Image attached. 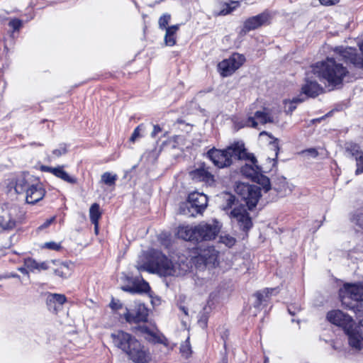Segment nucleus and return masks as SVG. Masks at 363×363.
Listing matches in <instances>:
<instances>
[{"label": "nucleus", "instance_id": "nucleus-1", "mask_svg": "<svg viewBox=\"0 0 363 363\" xmlns=\"http://www.w3.org/2000/svg\"><path fill=\"white\" fill-rule=\"evenodd\" d=\"M235 191L238 194V198L230 194L225 195L223 208L228 210L234 206L230 213V218L233 222H236L242 230L247 231L252 226L247 210L250 211L256 206L260 198L259 188L242 183L237 185Z\"/></svg>", "mask_w": 363, "mask_h": 363}, {"label": "nucleus", "instance_id": "nucleus-2", "mask_svg": "<svg viewBox=\"0 0 363 363\" xmlns=\"http://www.w3.org/2000/svg\"><path fill=\"white\" fill-rule=\"evenodd\" d=\"M336 57H327L325 60L318 62L311 66V72L317 75L319 79L328 84L330 89L339 88L342 86L345 78L348 76L349 71L340 60H345L340 55L336 48L334 50Z\"/></svg>", "mask_w": 363, "mask_h": 363}, {"label": "nucleus", "instance_id": "nucleus-3", "mask_svg": "<svg viewBox=\"0 0 363 363\" xmlns=\"http://www.w3.org/2000/svg\"><path fill=\"white\" fill-rule=\"evenodd\" d=\"M139 272L147 271L160 276L179 277L184 275L189 269L185 262L172 263L162 252L157 250L149 252V259L145 263L137 266Z\"/></svg>", "mask_w": 363, "mask_h": 363}, {"label": "nucleus", "instance_id": "nucleus-4", "mask_svg": "<svg viewBox=\"0 0 363 363\" xmlns=\"http://www.w3.org/2000/svg\"><path fill=\"white\" fill-rule=\"evenodd\" d=\"M339 296L342 304L353 311L359 320L358 336L360 350L363 342V305L361 303L363 301V282L344 284L343 288L340 290Z\"/></svg>", "mask_w": 363, "mask_h": 363}, {"label": "nucleus", "instance_id": "nucleus-5", "mask_svg": "<svg viewBox=\"0 0 363 363\" xmlns=\"http://www.w3.org/2000/svg\"><path fill=\"white\" fill-rule=\"evenodd\" d=\"M206 157L219 169L230 167L233 160L254 157L249 155L242 141L235 142L223 150L215 147L206 152Z\"/></svg>", "mask_w": 363, "mask_h": 363}, {"label": "nucleus", "instance_id": "nucleus-6", "mask_svg": "<svg viewBox=\"0 0 363 363\" xmlns=\"http://www.w3.org/2000/svg\"><path fill=\"white\" fill-rule=\"evenodd\" d=\"M220 230V225L216 220L211 223L201 222L195 226H180L178 235L185 240L199 242L215 239Z\"/></svg>", "mask_w": 363, "mask_h": 363}, {"label": "nucleus", "instance_id": "nucleus-7", "mask_svg": "<svg viewBox=\"0 0 363 363\" xmlns=\"http://www.w3.org/2000/svg\"><path fill=\"white\" fill-rule=\"evenodd\" d=\"M326 318L330 323L342 328L347 335L349 345L359 350L358 326L355 325L354 321L350 315L340 310H333L327 313Z\"/></svg>", "mask_w": 363, "mask_h": 363}, {"label": "nucleus", "instance_id": "nucleus-8", "mask_svg": "<svg viewBox=\"0 0 363 363\" xmlns=\"http://www.w3.org/2000/svg\"><path fill=\"white\" fill-rule=\"evenodd\" d=\"M24 214L16 205L4 206L0 210V228L4 231L13 230L21 223Z\"/></svg>", "mask_w": 363, "mask_h": 363}, {"label": "nucleus", "instance_id": "nucleus-9", "mask_svg": "<svg viewBox=\"0 0 363 363\" xmlns=\"http://www.w3.org/2000/svg\"><path fill=\"white\" fill-rule=\"evenodd\" d=\"M208 204L207 196L197 191L191 193L186 203L180 206L181 213L188 216H195L201 214L206 208Z\"/></svg>", "mask_w": 363, "mask_h": 363}, {"label": "nucleus", "instance_id": "nucleus-10", "mask_svg": "<svg viewBox=\"0 0 363 363\" xmlns=\"http://www.w3.org/2000/svg\"><path fill=\"white\" fill-rule=\"evenodd\" d=\"M111 338L114 347L121 350L126 356L139 340L132 334L123 330L111 333Z\"/></svg>", "mask_w": 363, "mask_h": 363}, {"label": "nucleus", "instance_id": "nucleus-11", "mask_svg": "<svg viewBox=\"0 0 363 363\" xmlns=\"http://www.w3.org/2000/svg\"><path fill=\"white\" fill-rule=\"evenodd\" d=\"M245 61V57L243 55L233 53L229 58L219 62L218 67L220 71L221 75L228 77L240 68Z\"/></svg>", "mask_w": 363, "mask_h": 363}, {"label": "nucleus", "instance_id": "nucleus-12", "mask_svg": "<svg viewBox=\"0 0 363 363\" xmlns=\"http://www.w3.org/2000/svg\"><path fill=\"white\" fill-rule=\"evenodd\" d=\"M274 118L270 111L264 108L262 111H257L254 116H249L245 121H242L241 127L257 128L259 123L264 125L267 123H274Z\"/></svg>", "mask_w": 363, "mask_h": 363}, {"label": "nucleus", "instance_id": "nucleus-13", "mask_svg": "<svg viewBox=\"0 0 363 363\" xmlns=\"http://www.w3.org/2000/svg\"><path fill=\"white\" fill-rule=\"evenodd\" d=\"M123 317L128 323H145L147 320L148 310L143 303H136L133 309L125 308Z\"/></svg>", "mask_w": 363, "mask_h": 363}, {"label": "nucleus", "instance_id": "nucleus-14", "mask_svg": "<svg viewBox=\"0 0 363 363\" xmlns=\"http://www.w3.org/2000/svg\"><path fill=\"white\" fill-rule=\"evenodd\" d=\"M127 357L134 363H149L152 360V354L149 348L138 340Z\"/></svg>", "mask_w": 363, "mask_h": 363}, {"label": "nucleus", "instance_id": "nucleus-15", "mask_svg": "<svg viewBox=\"0 0 363 363\" xmlns=\"http://www.w3.org/2000/svg\"><path fill=\"white\" fill-rule=\"evenodd\" d=\"M345 152L347 157L354 160L356 162L355 174L363 173V151L360 146L354 143H346Z\"/></svg>", "mask_w": 363, "mask_h": 363}, {"label": "nucleus", "instance_id": "nucleus-16", "mask_svg": "<svg viewBox=\"0 0 363 363\" xmlns=\"http://www.w3.org/2000/svg\"><path fill=\"white\" fill-rule=\"evenodd\" d=\"M359 49L362 56H357L355 48L351 47L336 48V50L338 51L340 55L345 60V62H350L357 68H363V42L359 45Z\"/></svg>", "mask_w": 363, "mask_h": 363}, {"label": "nucleus", "instance_id": "nucleus-17", "mask_svg": "<svg viewBox=\"0 0 363 363\" xmlns=\"http://www.w3.org/2000/svg\"><path fill=\"white\" fill-rule=\"evenodd\" d=\"M324 91L323 88L309 76L306 74L304 84L301 86V93L300 95H305V99L308 97L315 98Z\"/></svg>", "mask_w": 363, "mask_h": 363}, {"label": "nucleus", "instance_id": "nucleus-18", "mask_svg": "<svg viewBox=\"0 0 363 363\" xmlns=\"http://www.w3.org/2000/svg\"><path fill=\"white\" fill-rule=\"evenodd\" d=\"M137 329L149 342L167 345V338L156 328H150L147 325H140Z\"/></svg>", "mask_w": 363, "mask_h": 363}, {"label": "nucleus", "instance_id": "nucleus-19", "mask_svg": "<svg viewBox=\"0 0 363 363\" xmlns=\"http://www.w3.org/2000/svg\"><path fill=\"white\" fill-rule=\"evenodd\" d=\"M190 175L193 179L203 182L208 186H212L215 183L214 176L209 172V167H207L204 163L191 171Z\"/></svg>", "mask_w": 363, "mask_h": 363}, {"label": "nucleus", "instance_id": "nucleus-20", "mask_svg": "<svg viewBox=\"0 0 363 363\" xmlns=\"http://www.w3.org/2000/svg\"><path fill=\"white\" fill-rule=\"evenodd\" d=\"M26 201L30 204H35L43 199L45 191L43 188L42 184L38 182L31 184L26 189Z\"/></svg>", "mask_w": 363, "mask_h": 363}, {"label": "nucleus", "instance_id": "nucleus-21", "mask_svg": "<svg viewBox=\"0 0 363 363\" xmlns=\"http://www.w3.org/2000/svg\"><path fill=\"white\" fill-rule=\"evenodd\" d=\"M250 155L252 156V158H242L240 160L249 161L250 164H246L241 167V173L243 176L247 178L254 180L259 172H261V167L257 165V160L253 154L249 153Z\"/></svg>", "mask_w": 363, "mask_h": 363}, {"label": "nucleus", "instance_id": "nucleus-22", "mask_svg": "<svg viewBox=\"0 0 363 363\" xmlns=\"http://www.w3.org/2000/svg\"><path fill=\"white\" fill-rule=\"evenodd\" d=\"M67 298L60 294H49L46 298V304L49 311L57 313L66 302Z\"/></svg>", "mask_w": 363, "mask_h": 363}, {"label": "nucleus", "instance_id": "nucleus-23", "mask_svg": "<svg viewBox=\"0 0 363 363\" xmlns=\"http://www.w3.org/2000/svg\"><path fill=\"white\" fill-rule=\"evenodd\" d=\"M269 20V15L267 13H262L257 16H252L247 19L244 23V30L245 32L255 30L264 24Z\"/></svg>", "mask_w": 363, "mask_h": 363}, {"label": "nucleus", "instance_id": "nucleus-24", "mask_svg": "<svg viewBox=\"0 0 363 363\" xmlns=\"http://www.w3.org/2000/svg\"><path fill=\"white\" fill-rule=\"evenodd\" d=\"M55 264V260L38 262L35 259L30 257L24 259V266H26L31 272H34L35 271L40 272L43 270H47L51 267V264Z\"/></svg>", "mask_w": 363, "mask_h": 363}, {"label": "nucleus", "instance_id": "nucleus-25", "mask_svg": "<svg viewBox=\"0 0 363 363\" xmlns=\"http://www.w3.org/2000/svg\"><path fill=\"white\" fill-rule=\"evenodd\" d=\"M277 288H266L262 291H257L254 296L256 301L254 303V307L259 308L262 304L265 305L270 299L272 295L277 294Z\"/></svg>", "mask_w": 363, "mask_h": 363}, {"label": "nucleus", "instance_id": "nucleus-26", "mask_svg": "<svg viewBox=\"0 0 363 363\" xmlns=\"http://www.w3.org/2000/svg\"><path fill=\"white\" fill-rule=\"evenodd\" d=\"M200 255L206 265L212 264L215 266L218 264V252L213 246L208 247L203 250Z\"/></svg>", "mask_w": 363, "mask_h": 363}, {"label": "nucleus", "instance_id": "nucleus-27", "mask_svg": "<svg viewBox=\"0 0 363 363\" xmlns=\"http://www.w3.org/2000/svg\"><path fill=\"white\" fill-rule=\"evenodd\" d=\"M55 262L56 264H52L55 267L53 269L55 274L64 279L68 278L72 274L70 264L57 260H55Z\"/></svg>", "mask_w": 363, "mask_h": 363}, {"label": "nucleus", "instance_id": "nucleus-28", "mask_svg": "<svg viewBox=\"0 0 363 363\" xmlns=\"http://www.w3.org/2000/svg\"><path fill=\"white\" fill-rule=\"evenodd\" d=\"M56 177L66 182L69 184H76L77 179L70 176L66 171L64 170V166H57L54 170V174Z\"/></svg>", "mask_w": 363, "mask_h": 363}, {"label": "nucleus", "instance_id": "nucleus-29", "mask_svg": "<svg viewBox=\"0 0 363 363\" xmlns=\"http://www.w3.org/2000/svg\"><path fill=\"white\" fill-rule=\"evenodd\" d=\"M179 25H174L166 28L164 43L167 46H173L176 44L175 33L179 30Z\"/></svg>", "mask_w": 363, "mask_h": 363}, {"label": "nucleus", "instance_id": "nucleus-30", "mask_svg": "<svg viewBox=\"0 0 363 363\" xmlns=\"http://www.w3.org/2000/svg\"><path fill=\"white\" fill-rule=\"evenodd\" d=\"M305 101V97L299 95L296 97L293 98L291 100H284V111L287 114H291L292 112L296 108V104L301 103Z\"/></svg>", "mask_w": 363, "mask_h": 363}, {"label": "nucleus", "instance_id": "nucleus-31", "mask_svg": "<svg viewBox=\"0 0 363 363\" xmlns=\"http://www.w3.org/2000/svg\"><path fill=\"white\" fill-rule=\"evenodd\" d=\"M253 181L257 183L258 185L256 186L259 188L260 194L261 189H262L264 192H267L269 189H271L269 179L267 177L262 174L260 172L258 174L257 177H256Z\"/></svg>", "mask_w": 363, "mask_h": 363}, {"label": "nucleus", "instance_id": "nucleus-32", "mask_svg": "<svg viewBox=\"0 0 363 363\" xmlns=\"http://www.w3.org/2000/svg\"><path fill=\"white\" fill-rule=\"evenodd\" d=\"M89 217L91 222L96 226L99 224V220L101 217L99 205L96 203H93L89 208Z\"/></svg>", "mask_w": 363, "mask_h": 363}, {"label": "nucleus", "instance_id": "nucleus-33", "mask_svg": "<svg viewBox=\"0 0 363 363\" xmlns=\"http://www.w3.org/2000/svg\"><path fill=\"white\" fill-rule=\"evenodd\" d=\"M117 179L118 176L116 174L106 172L101 175V182L108 186H115Z\"/></svg>", "mask_w": 363, "mask_h": 363}, {"label": "nucleus", "instance_id": "nucleus-34", "mask_svg": "<svg viewBox=\"0 0 363 363\" xmlns=\"http://www.w3.org/2000/svg\"><path fill=\"white\" fill-rule=\"evenodd\" d=\"M277 181V183L274 184L273 189L281 194V196H284L286 194L288 190L286 179L284 178H281L278 179Z\"/></svg>", "mask_w": 363, "mask_h": 363}, {"label": "nucleus", "instance_id": "nucleus-35", "mask_svg": "<svg viewBox=\"0 0 363 363\" xmlns=\"http://www.w3.org/2000/svg\"><path fill=\"white\" fill-rule=\"evenodd\" d=\"M123 291H128L130 293H136V292H146L149 290L150 286L147 282L143 280V282L140 284L134 287L125 286L122 288Z\"/></svg>", "mask_w": 363, "mask_h": 363}, {"label": "nucleus", "instance_id": "nucleus-36", "mask_svg": "<svg viewBox=\"0 0 363 363\" xmlns=\"http://www.w3.org/2000/svg\"><path fill=\"white\" fill-rule=\"evenodd\" d=\"M239 2L238 1H233L230 4H223V9H221L220 11L217 12L216 15L217 16H225L230 12H232L237 6H238Z\"/></svg>", "mask_w": 363, "mask_h": 363}, {"label": "nucleus", "instance_id": "nucleus-37", "mask_svg": "<svg viewBox=\"0 0 363 363\" xmlns=\"http://www.w3.org/2000/svg\"><path fill=\"white\" fill-rule=\"evenodd\" d=\"M24 178L18 179L16 182L15 191L17 194H21L24 191L26 192V189L30 186Z\"/></svg>", "mask_w": 363, "mask_h": 363}, {"label": "nucleus", "instance_id": "nucleus-38", "mask_svg": "<svg viewBox=\"0 0 363 363\" xmlns=\"http://www.w3.org/2000/svg\"><path fill=\"white\" fill-rule=\"evenodd\" d=\"M259 135L260 136L268 135L272 139V140L269 141V145L272 146V149H273V150L275 152V157H277L278 155L279 150L278 139L274 138L272 135L269 134L266 131L261 132Z\"/></svg>", "mask_w": 363, "mask_h": 363}, {"label": "nucleus", "instance_id": "nucleus-39", "mask_svg": "<svg viewBox=\"0 0 363 363\" xmlns=\"http://www.w3.org/2000/svg\"><path fill=\"white\" fill-rule=\"evenodd\" d=\"M219 242L224 244L228 247H231L235 243V239L229 235H220L219 237Z\"/></svg>", "mask_w": 363, "mask_h": 363}, {"label": "nucleus", "instance_id": "nucleus-40", "mask_svg": "<svg viewBox=\"0 0 363 363\" xmlns=\"http://www.w3.org/2000/svg\"><path fill=\"white\" fill-rule=\"evenodd\" d=\"M180 352L182 354L183 356H185L186 357H188L191 352V345L189 343V338H187V340L181 344L180 346Z\"/></svg>", "mask_w": 363, "mask_h": 363}, {"label": "nucleus", "instance_id": "nucleus-41", "mask_svg": "<svg viewBox=\"0 0 363 363\" xmlns=\"http://www.w3.org/2000/svg\"><path fill=\"white\" fill-rule=\"evenodd\" d=\"M171 18V16L168 13L162 15L158 21L159 28L162 30L167 28V26L168 25Z\"/></svg>", "mask_w": 363, "mask_h": 363}, {"label": "nucleus", "instance_id": "nucleus-42", "mask_svg": "<svg viewBox=\"0 0 363 363\" xmlns=\"http://www.w3.org/2000/svg\"><path fill=\"white\" fill-rule=\"evenodd\" d=\"M145 126L143 124H140L137 126L133 133H132L131 137L130 138V141L134 143L137 138L140 137V132L144 129Z\"/></svg>", "mask_w": 363, "mask_h": 363}, {"label": "nucleus", "instance_id": "nucleus-43", "mask_svg": "<svg viewBox=\"0 0 363 363\" xmlns=\"http://www.w3.org/2000/svg\"><path fill=\"white\" fill-rule=\"evenodd\" d=\"M67 152V145L66 144H61L60 147L52 151V154L55 157H60L62 155L66 154Z\"/></svg>", "mask_w": 363, "mask_h": 363}, {"label": "nucleus", "instance_id": "nucleus-44", "mask_svg": "<svg viewBox=\"0 0 363 363\" xmlns=\"http://www.w3.org/2000/svg\"><path fill=\"white\" fill-rule=\"evenodd\" d=\"M45 247H46L49 250H56V251H58L62 248L60 243H57V242H52V241L45 242Z\"/></svg>", "mask_w": 363, "mask_h": 363}, {"label": "nucleus", "instance_id": "nucleus-45", "mask_svg": "<svg viewBox=\"0 0 363 363\" xmlns=\"http://www.w3.org/2000/svg\"><path fill=\"white\" fill-rule=\"evenodd\" d=\"M9 25L10 27H11L13 28V30L14 31L18 30L20 29V28L22 26V21L21 20L16 19V18L13 19L9 22Z\"/></svg>", "mask_w": 363, "mask_h": 363}, {"label": "nucleus", "instance_id": "nucleus-46", "mask_svg": "<svg viewBox=\"0 0 363 363\" xmlns=\"http://www.w3.org/2000/svg\"><path fill=\"white\" fill-rule=\"evenodd\" d=\"M303 154L307 156H310L311 157H316L318 155V152L316 149L315 148H310L308 150H306L303 151Z\"/></svg>", "mask_w": 363, "mask_h": 363}, {"label": "nucleus", "instance_id": "nucleus-47", "mask_svg": "<svg viewBox=\"0 0 363 363\" xmlns=\"http://www.w3.org/2000/svg\"><path fill=\"white\" fill-rule=\"evenodd\" d=\"M55 220V216H53L49 219H47L42 225H40L38 227V229L43 230V229L47 228L48 227H49L51 225V223H52L54 222Z\"/></svg>", "mask_w": 363, "mask_h": 363}, {"label": "nucleus", "instance_id": "nucleus-48", "mask_svg": "<svg viewBox=\"0 0 363 363\" xmlns=\"http://www.w3.org/2000/svg\"><path fill=\"white\" fill-rule=\"evenodd\" d=\"M110 307L113 310H118L122 308V303L118 300L112 299L110 303Z\"/></svg>", "mask_w": 363, "mask_h": 363}, {"label": "nucleus", "instance_id": "nucleus-49", "mask_svg": "<svg viewBox=\"0 0 363 363\" xmlns=\"http://www.w3.org/2000/svg\"><path fill=\"white\" fill-rule=\"evenodd\" d=\"M355 223L359 227L363 228V213H358L354 217Z\"/></svg>", "mask_w": 363, "mask_h": 363}, {"label": "nucleus", "instance_id": "nucleus-50", "mask_svg": "<svg viewBox=\"0 0 363 363\" xmlns=\"http://www.w3.org/2000/svg\"><path fill=\"white\" fill-rule=\"evenodd\" d=\"M320 4L325 6L334 5L340 1V0H319Z\"/></svg>", "mask_w": 363, "mask_h": 363}, {"label": "nucleus", "instance_id": "nucleus-51", "mask_svg": "<svg viewBox=\"0 0 363 363\" xmlns=\"http://www.w3.org/2000/svg\"><path fill=\"white\" fill-rule=\"evenodd\" d=\"M55 169V167H48V166H42L41 170L43 172H50L52 174H54V170Z\"/></svg>", "mask_w": 363, "mask_h": 363}, {"label": "nucleus", "instance_id": "nucleus-52", "mask_svg": "<svg viewBox=\"0 0 363 363\" xmlns=\"http://www.w3.org/2000/svg\"><path fill=\"white\" fill-rule=\"evenodd\" d=\"M160 131H161V128L159 125H154L153 130L151 133V136L155 137L157 135V133H160Z\"/></svg>", "mask_w": 363, "mask_h": 363}, {"label": "nucleus", "instance_id": "nucleus-53", "mask_svg": "<svg viewBox=\"0 0 363 363\" xmlns=\"http://www.w3.org/2000/svg\"><path fill=\"white\" fill-rule=\"evenodd\" d=\"M18 270L19 272H21V273L23 274H28V272H30L28 269L26 268V267L25 266V267H19L18 269Z\"/></svg>", "mask_w": 363, "mask_h": 363}, {"label": "nucleus", "instance_id": "nucleus-54", "mask_svg": "<svg viewBox=\"0 0 363 363\" xmlns=\"http://www.w3.org/2000/svg\"><path fill=\"white\" fill-rule=\"evenodd\" d=\"M180 310L183 311V313L186 315H188V310L186 307L184 306H180L179 307Z\"/></svg>", "mask_w": 363, "mask_h": 363}, {"label": "nucleus", "instance_id": "nucleus-55", "mask_svg": "<svg viewBox=\"0 0 363 363\" xmlns=\"http://www.w3.org/2000/svg\"><path fill=\"white\" fill-rule=\"evenodd\" d=\"M223 363H227V359L226 358H223Z\"/></svg>", "mask_w": 363, "mask_h": 363}, {"label": "nucleus", "instance_id": "nucleus-56", "mask_svg": "<svg viewBox=\"0 0 363 363\" xmlns=\"http://www.w3.org/2000/svg\"><path fill=\"white\" fill-rule=\"evenodd\" d=\"M11 277H19V276L18 274H12Z\"/></svg>", "mask_w": 363, "mask_h": 363}, {"label": "nucleus", "instance_id": "nucleus-57", "mask_svg": "<svg viewBox=\"0 0 363 363\" xmlns=\"http://www.w3.org/2000/svg\"><path fill=\"white\" fill-rule=\"evenodd\" d=\"M288 310H289V313H290V314H291V315H294V313H292L289 308Z\"/></svg>", "mask_w": 363, "mask_h": 363}, {"label": "nucleus", "instance_id": "nucleus-58", "mask_svg": "<svg viewBox=\"0 0 363 363\" xmlns=\"http://www.w3.org/2000/svg\"><path fill=\"white\" fill-rule=\"evenodd\" d=\"M97 230H98V227L96 228H95V231L97 232Z\"/></svg>", "mask_w": 363, "mask_h": 363}]
</instances>
